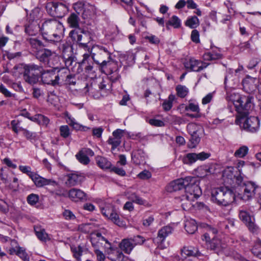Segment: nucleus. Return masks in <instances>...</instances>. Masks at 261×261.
Segmentation results:
<instances>
[{
    "instance_id": "f257e3e1",
    "label": "nucleus",
    "mask_w": 261,
    "mask_h": 261,
    "mask_svg": "<svg viewBox=\"0 0 261 261\" xmlns=\"http://www.w3.org/2000/svg\"><path fill=\"white\" fill-rule=\"evenodd\" d=\"M39 30L45 40L58 42L63 37L64 28L60 21L56 19H49L42 23Z\"/></svg>"
},
{
    "instance_id": "f03ea898",
    "label": "nucleus",
    "mask_w": 261,
    "mask_h": 261,
    "mask_svg": "<svg viewBox=\"0 0 261 261\" xmlns=\"http://www.w3.org/2000/svg\"><path fill=\"white\" fill-rule=\"evenodd\" d=\"M93 61L98 65L101 72L105 73L106 69L112 64L111 54L106 47L100 45H95L90 51Z\"/></svg>"
},
{
    "instance_id": "7ed1b4c3",
    "label": "nucleus",
    "mask_w": 261,
    "mask_h": 261,
    "mask_svg": "<svg viewBox=\"0 0 261 261\" xmlns=\"http://www.w3.org/2000/svg\"><path fill=\"white\" fill-rule=\"evenodd\" d=\"M211 200L218 205L227 206L235 200V195L227 187L214 188L211 190Z\"/></svg>"
},
{
    "instance_id": "20e7f679",
    "label": "nucleus",
    "mask_w": 261,
    "mask_h": 261,
    "mask_svg": "<svg viewBox=\"0 0 261 261\" xmlns=\"http://www.w3.org/2000/svg\"><path fill=\"white\" fill-rule=\"evenodd\" d=\"M253 97L252 96H238V99L234 101L233 105L237 112L236 123L240 124L242 120L247 117L250 111L253 108Z\"/></svg>"
},
{
    "instance_id": "39448f33",
    "label": "nucleus",
    "mask_w": 261,
    "mask_h": 261,
    "mask_svg": "<svg viewBox=\"0 0 261 261\" xmlns=\"http://www.w3.org/2000/svg\"><path fill=\"white\" fill-rule=\"evenodd\" d=\"M199 180L196 177L187 176L185 178H179L170 182L166 187L168 192H173L185 190L187 192V188L193 189L194 185H199Z\"/></svg>"
},
{
    "instance_id": "423d86ee",
    "label": "nucleus",
    "mask_w": 261,
    "mask_h": 261,
    "mask_svg": "<svg viewBox=\"0 0 261 261\" xmlns=\"http://www.w3.org/2000/svg\"><path fill=\"white\" fill-rule=\"evenodd\" d=\"M202 194L201 190L199 185H194L193 189L187 188L186 194L175 198L176 203H181L182 209L185 211L189 210L192 205V202L197 199Z\"/></svg>"
},
{
    "instance_id": "0eeeda50",
    "label": "nucleus",
    "mask_w": 261,
    "mask_h": 261,
    "mask_svg": "<svg viewBox=\"0 0 261 261\" xmlns=\"http://www.w3.org/2000/svg\"><path fill=\"white\" fill-rule=\"evenodd\" d=\"M85 89L86 92H89L94 98H99L105 96L111 90V84L108 79H101L98 84L93 82L90 85H87Z\"/></svg>"
},
{
    "instance_id": "6e6552de",
    "label": "nucleus",
    "mask_w": 261,
    "mask_h": 261,
    "mask_svg": "<svg viewBox=\"0 0 261 261\" xmlns=\"http://www.w3.org/2000/svg\"><path fill=\"white\" fill-rule=\"evenodd\" d=\"M69 36L73 41L78 43L80 47L89 50L88 44L91 41V34L88 31L81 29H74L70 31Z\"/></svg>"
},
{
    "instance_id": "1a4fd4ad",
    "label": "nucleus",
    "mask_w": 261,
    "mask_h": 261,
    "mask_svg": "<svg viewBox=\"0 0 261 261\" xmlns=\"http://www.w3.org/2000/svg\"><path fill=\"white\" fill-rule=\"evenodd\" d=\"M187 128L190 135L189 147L191 148H194L199 144L201 138L203 136L204 128L201 125L195 123H189Z\"/></svg>"
},
{
    "instance_id": "9d476101",
    "label": "nucleus",
    "mask_w": 261,
    "mask_h": 261,
    "mask_svg": "<svg viewBox=\"0 0 261 261\" xmlns=\"http://www.w3.org/2000/svg\"><path fill=\"white\" fill-rule=\"evenodd\" d=\"M91 242L95 249L99 250L100 248H104L108 254H110L112 250L111 243L99 232L92 234Z\"/></svg>"
},
{
    "instance_id": "9b49d317",
    "label": "nucleus",
    "mask_w": 261,
    "mask_h": 261,
    "mask_svg": "<svg viewBox=\"0 0 261 261\" xmlns=\"http://www.w3.org/2000/svg\"><path fill=\"white\" fill-rule=\"evenodd\" d=\"M46 8L51 15L63 17L68 11L67 6L62 2H53L48 3Z\"/></svg>"
},
{
    "instance_id": "f8f14e48",
    "label": "nucleus",
    "mask_w": 261,
    "mask_h": 261,
    "mask_svg": "<svg viewBox=\"0 0 261 261\" xmlns=\"http://www.w3.org/2000/svg\"><path fill=\"white\" fill-rule=\"evenodd\" d=\"M83 60L81 62L77 63L75 59V57L72 55L70 58H63L65 65L68 70H72L74 72L79 73L81 69L79 67L82 65L87 63L88 64V60L90 59V55L85 53L83 56Z\"/></svg>"
},
{
    "instance_id": "ddd939ff",
    "label": "nucleus",
    "mask_w": 261,
    "mask_h": 261,
    "mask_svg": "<svg viewBox=\"0 0 261 261\" xmlns=\"http://www.w3.org/2000/svg\"><path fill=\"white\" fill-rule=\"evenodd\" d=\"M243 189V194H240L241 198L245 201L249 200L257 194L260 188L256 185L254 182L248 181L246 184H243L242 187Z\"/></svg>"
},
{
    "instance_id": "4468645a",
    "label": "nucleus",
    "mask_w": 261,
    "mask_h": 261,
    "mask_svg": "<svg viewBox=\"0 0 261 261\" xmlns=\"http://www.w3.org/2000/svg\"><path fill=\"white\" fill-rule=\"evenodd\" d=\"M243 128L247 132L255 133L259 127V121L257 117H247L243 123Z\"/></svg>"
},
{
    "instance_id": "2eb2a0df",
    "label": "nucleus",
    "mask_w": 261,
    "mask_h": 261,
    "mask_svg": "<svg viewBox=\"0 0 261 261\" xmlns=\"http://www.w3.org/2000/svg\"><path fill=\"white\" fill-rule=\"evenodd\" d=\"M68 197L72 201L84 202L88 200V195L80 189L72 188L68 192Z\"/></svg>"
},
{
    "instance_id": "dca6fc26",
    "label": "nucleus",
    "mask_w": 261,
    "mask_h": 261,
    "mask_svg": "<svg viewBox=\"0 0 261 261\" xmlns=\"http://www.w3.org/2000/svg\"><path fill=\"white\" fill-rule=\"evenodd\" d=\"M209 64L198 60L190 59L185 63V67L189 71L198 72L207 67Z\"/></svg>"
},
{
    "instance_id": "f3484780",
    "label": "nucleus",
    "mask_w": 261,
    "mask_h": 261,
    "mask_svg": "<svg viewBox=\"0 0 261 261\" xmlns=\"http://www.w3.org/2000/svg\"><path fill=\"white\" fill-rule=\"evenodd\" d=\"M31 179L34 182L35 185L38 188L43 187L47 185H51L57 186L58 183L54 180L51 179H47L44 178L36 173L32 176Z\"/></svg>"
},
{
    "instance_id": "a211bd4d",
    "label": "nucleus",
    "mask_w": 261,
    "mask_h": 261,
    "mask_svg": "<svg viewBox=\"0 0 261 261\" xmlns=\"http://www.w3.org/2000/svg\"><path fill=\"white\" fill-rule=\"evenodd\" d=\"M52 55L53 54L50 50L44 48L40 51H38V53L35 54L37 59L41 62L44 63V65L49 67H51V66L53 65V64L50 62Z\"/></svg>"
},
{
    "instance_id": "6ab92c4d",
    "label": "nucleus",
    "mask_w": 261,
    "mask_h": 261,
    "mask_svg": "<svg viewBox=\"0 0 261 261\" xmlns=\"http://www.w3.org/2000/svg\"><path fill=\"white\" fill-rule=\"evenodd\" d=\"M66 184L69 187H74L81 184L85 180V177L82 174L72 173L67 174Z\"/></svg>"
},
{
    "instance_id": "aec40b11",
    "label": "nucleus",
    "mask_w": 261,
    "mask_h": 261,
    "mask_svg": "<svg viewBox=\"0 0 261 261\" xmlns=\"http://www.w3.org/2000/svg\"><path fill=\"white\" fill-rule=\"evenodd\" d=\"M55 76L56 73L54 69L45 70L43 69L41 78L44 84L56 86V85L54 84Z\"/></svg>"
},
{
    "instance_id": "412c9836",
    "label": "nucleus",
    "mask_w": 261,
    "mask_h": 261,
    "mask_svg": "<svg viewBox=\"0 0 261 261\" xmlns=\"http://www.w3.org/2000/svg\"><path fill=\"white\" fill-rule=\"evenodd\" d=\"M223 58V55L221 50L217 47H214L212 50L205 53L203 55V58L204 61H215L221 59Z\"/></svg>"
},
{
    "instance_id": "4be33fe9",
    "label": "nucleus",
    "mask_w": 261,
    "mask_h": 261,
    "mask_svg": "<svg viewBox=\"0 0 261 261\" xmlns=\"http://www.w3.org/2000/svg\"><path fill=\"white\" fill-rule=\"evenodd\" d=\"M63 58L71 57L73 55L72 46L67 42H62L59 46Z\"/></svg>"
},
{
    "instance_id": "5701e85b",
    "label": "nucleus",
    "mask_w": 261,
    "mask_h": 261,
    "mask_svg": "<svg viewBox=\"0 0 261 261\" xmlns=\"http://www.w3.org/2000/svg\"><path fill=\"white\" fill-rule=\"evenodd\" d=\"M68 74L69 70L67 68H63L59 70L58 74L56 75L54 84H56V86L62 85Z\"/></svg>"
},
{
    "instance_id": "b1692460",
    "label": "nucleus",
    "mask_w": 261,
    "mask_h": 261,
    "mask_svg": "<svg viewBox=\"0 0 261 261\" xmlns=\"http://www.w3.org/2000/svg\"><path fill=\"white\" fill-rule=\"evenodd\" d=\"M24 70L30 72L32 74L34 75H37L38 77L39 78L42 72L43 71V68L41 66L35 65L34 64H31L26 65L24 67Z\"/></svg>"
},
{
    "instance_id": "393cba45",
    "label": "nucleus",
    "mask_w": 261,
    "mask_h": 261,
    "mask_svg": "<svg viewBox=\"0 0 261 261\" xmlns=\"http://www.w3.org/2000/svg\"><path fill=\"white\" fill-rule=\"evenodd\" d=\"M29 42L32 50L36 54L38 51H40L43 49L44 45L42 42L36 38H30L27 39Z\"/></svg>"
},
{
    "instance_id": "a878e982",
    "label": "nucleus",
    "mask_w": 261,
    "mask_h": 261,
    "mask_svg": "<svg viewBox=\"0 0 261 261\" xmlns=\"http://www.w3.org/2000/svg\"><path fill=\"white\" fill-rule=\"evenodd\" d=\"M206 247L208 249L213 250L216 252L220 251L222 248L221 240L215 236L212 237V240Z\"/></svg>"
},
{
    "instance_id": "bb28decb",
    "label": "nucleus",
    "mask_w": 261,
    "mask_h": 261,
    "mask_svg": "<svg viewBox=\"0 0 261 261\" xmlns=\"http://www.w3.org/2000/svg\"><path fill=\"white\" fill-rule=\"evenodd\" d=\"M173 228L170 226H166L160 229L158 233L157 239L160 242H163L166 237L172 233Z\"/></svg>"
},
{
    "instance_id": "cd10ccee",
    "label": "nucleus",
    "mask_w": 261,
    "mask_h": 261,
    "mask_svg": "<svg viewBox=\"0 0 261 261\" xmlns=\"http://www.w3.org/2000/svg\"><path fill=\"white\" fill-rule=\"evenodd\" d=\"M134 247V244L130 238L122 240L120 244V247L121 250L127 254H129Z\"/></svg>"
},
{
    "instance_id": "c85d7f7f",
    "label": "nucleus",
    "mask_w": 261,
    "mask_h": 261,
    "mask_svg": "<svg viewBox=\"0 0 261 261\" xmlns=\"http://www.w3.org/2000/svg\"><path fill=\"white\" fill-rule=\"evenodd\" d=\"M239 217L240 220L246 225L249 221L254 218L253 216L250 215L247 210L245 207H241L239 210Z\"/></svg>"
},
{
    "instance_id": "c756f323",
    "label": "nucleus",
    "mask_w": 261,
    "mask_h": 261,
    "mask_svg": "<svg viewBox=\"0 0 261 261\" xmlns=\"http://www.w3.org/2000/svg\"><path fill=\"white\" fill-rule=\"evenodd\" d=\"M185 228L188 233L193 234L196 232L198 228L197 223L194 219H188L185 221Z\"/></svg>"
},
{
    "instance_id": "7c9ffc66",
    "label": "nucleus",
    "mask_w": 261,
    "mask_h": 261,
    "mask_svg": "<svg viewBox=\"0 0 261 261\" xmlns=\"http://www.w3.org/2000/svg\"><path fill=\"white\" fill-rule=\"evenodd\" d=\"M95 160L97 165L102 169H110L112 166L111 163L105 157L97 156Z\"/></svg>"
},
{
    "instance_id": "2f4dec72",
    "label": "nucleus",
    "mask_w": 261,
    "mask_h": 261,
    "mask_svg": "<svg viewBox=\"0 0 261 261\" xmlns=\"http://www.w3.org/2000/svg\"><path fill=\"white\" fill-rule=\"evenodd\" d=\"M181 253L183 257H186L187 256L198 255L199 252V250L196 248L184 247L181 250Z\"/></svg>"
},
{
    "instance_id": "473e14b6",
    "label": "nucleus",
    "mask_w": 261,
    "mask_h": 261,
    "mask_svg": "<svg viewBox=\"0 0 261 261\" xmlns=\"http://www.w3.org/2000/svg\"><path fill=\"white\" fill-rule=\"evenodd\" d=\"M112 251L110 252L108 258L112 261H122L124 255L121 251L117 249H114L112 247Z\"/></svg>"
},
{
    "instance_id": "72a5a7b5",
    "label": "nucleus",
    "mask_w": 261,
    "mask_h": 261,
    "mask_svg": "<svg viewBox=\"0 0 261 261\" xmlns=\"http://www.w3.org/2000/svg\"><path fill=\"white\" fill-rule=\"evenodd\" d=\"M80 18L77 14L74 13H71L67 19V22L71 28H75V29L79 28Z\"/></svg>"
},
{
    "instance_id": "f704fd0d",
    "label": "nucleus",
    "mask_w": 261,
    "mask_h": 261,
    "mask_svg": "<svg viewBox=\"0 0 261 261\" xmlns=\"http://www.w3.org/2000/svg\"><path fill=\"white\" fill-rule=\"evenodd\" d=\"M180 25L181 21L180 19L175 15L172 16L166 23V27L168 30L170 29V26L177 29L180 28Z\"/></svg>"
},
{
    "instance_id": "c9c22d12",
    "label": "nucleus",
    "mask_w": 261,
    "mask_h": 261,
    "mask_svg": "<svg viewBox=\"0 0 261 261\" xmlns=\"http://www.w3.org/2000/svg\"><path fill=\"white\" fill-rule=\"evenodd\" d=\"M23 78L26 82L31 85L36 84L39 79L37 75H34L30 73V72H28L25 70H24Z\"/></svg>"
},
{
    "instance_id": "e433bc0d",
    "label": "nucleus",
    "mask_w": 261,
    "mask_h": 261,
    "mask_svg": "<svg viewBox=\"0 0 261 261\" xmlns=\"http://www.w3.org/2000/svg\"><path fill=\"white\" fill-rule=\"evenodd\" d=\"M249 231L253 234H258L260 231L259 226L256 223L255 218H253L246 224Z\"/></svg>"
},
{
    "instance_id": "4c0bfd02",
    "label": "nucleus",
    "mask_w": 261,
    "mask_h": 261,
    "mask_svg": "<svg viewBox=\"0 0 261 261\" xmlns=\"http://www.w3.org/2000/svg\"><path fill=\"white\" fill-rule=\"evenodd\" d=\"M20 129L23 132V136L28 140L33 142L39 139V136L36 133L29 131L23 128H20Z\"/></svg>"
},
{
    "instance_id": "58836bf2",
    "label": "nucleus",
    "mask_w": 261,
    "mask_h": 261,
    "mask_svg": "<svg viewBox=\"0 0 261 261\" xmlns=\"http://www.w3.org/2000/svg\"><path fill=\"white\" fill-rule=\"evenodd\" d=\"M31 120L43 125H47L49 123V119L42 114L35 115L31 118Z\"/></svg>"
},
{
    "instance_id": "ea45409f",
    "label": "nucleus",
    "mask_w": 261,
    "mask_h": 261,
    "mask_svg": "<svg viewBox=\"0 0 261 261\" xmlns=\"http://www.w3.org/2000/svg\"><path fill=\"white\" fill-rule=\"evenodd\" d=\"M65 115L66 118V121L68 124L72 126L73 129L76 130H80L82 124L76 122L75 119L72 117L68 113L66 112Z\"/></svg>"
},
{
    "instance_id": "a19ab883",
    "label": "nucleus",
    "mask_w": 261,
    "mask_h": 261,
    "mask_svg": "<svg viewBox=\"0 0 261 261\" xmlns=\"http://www.w3.org/2000/svg\"><path fill=\"white\" fill-rule=\"evenodd\" d=\"M35 231L36 235L39 240L44 242L50 240V238L44 229H38V230L35 229Z\"/></svg>"
},
{
    "instance_id": "79ce46f5",
    "label": "nucleus",
    "mask_w": 261,
    "mask_h": 261,
    "mask_svg": "<svg viewBox=\"0 0 261 261\" xmlns=\"http://www.w3.org/2000/svg\"><path fill=\"white\" fill-rule=\"evenodd\" d=\"M217 229L215 228L210 227L208 232L204 233L201 236V240L205 242L206 245L207 246L209 242L212 240L211 234L215 235L217 233Z\"/></svg>"
},
{
    "instance_id": "37998d69",
    "label": "nucleus",
    "mask_w": 261,
    "mask_h": 261,
    "mask_svg": "<svg viewBox=\"0 0 261 261\" xmlns=\"http://www.w3.org/2000/svg\"><path fill=\"white\" fill-rule=\"evenodd\" d=\"M196 172L197 176L201 178L204 177L211 174L210 169L205 166L198 167Z\"/></svg>"
},
{
    "instance_id": "c03bdc74",
    "label": "nucleus",
    "mask_w": 261,
    "mask_h": 261,
    "mask_svg": "<svg viewBox=\"0 0 261 261\" xmlns=\"http://www.w3.org/2000/svg\"><path fill=\"white\" fill-rule=\"evenodd\" d=\"M98 68V67L94 66L93 63H92L91 64H88L86 66L85 70L88 76H90L91 78H94L96 76V71Z\"/></svg>"
},
{
    "instance_id": "a18cd8bd",
    "label": "nucleus",
    "mask_w": 261,
    "mask_h": 261,
    "mask_svg": "<svg viewBox=\"0 0 261 261\" xmlns=\"http://www.w3.org/2000/svg\"><path fill=\"white\" fill-rule=\"evenodd\" d=\"M199 24V19L195 16L188 18L185 22V25L191 29L196 28Z\"/></svg>"
},
{
    "instance_id": "49530a36",
    "label": "nucleus",
    "mask_w": 261,
    "mask_h": 261,
    "mask_svg": "<svg viewBox=\"0 0 261 261\" xmlns=\"http://www.w3.org/2000/svg\"><path fill=\"white\" fill-rule=\"evenodd\" d=\"M251 252L254 256L261 259V241L260 240H257L255 242L251 249Z\"/></svg>"
},
{
    "instance_id": "de8ad7c7",
    "label": "nucleus",
    "mask_w": 261,
    "mask_h": 261,
    "mask_svg": "<svg viewBox=\"0 0 261 261\" xmlns=\"http://www.w3.org/2000/svg\"><path fill=\"white\" fill-rule=\"evenodd\" d=\"M127 198L137 204L143 205L145 203V201L138 196L135 193H128Z\"/></svg>"
},
{
    "instance_id": "09e8293b",
    "label": "nucleus",
    "mask_w": 261,
    "mask_h": 261,
    "mask_svg": "<svg viewBox=\"0 0 261 261\" xmlns=\"http://www.w3.org/2000/svg\"><path fill=\"white\" fill-rule=\"evenodd\" d=\"M177 95L180 98L185 97L189 93V89L185 86L179 85L176 87Z\"/></svg>"
},
{
    "instance_id": "8fccbe9b",
    "label": "nucleus",
    "mask_w": 261,
    "mask_h": 261,
    "mask_svg": "<svg viewBox=\"0 0 261 261\" xmlns=\"http://www.w3.org/2000/svg\"><path fill=\"white\" fill-rule=\"evenodd\" d=\"M71 251L73 253V256L76 259L77 261H81V256L82 255L83 249L82 246H71Z\"/></svg>"
},
{
    "instance_id": "3c124183",
    "label": "nucleus",
    "mask_w": 261,
    "mask_h": 261,
    "mask_svg": "<svg viewBox=\"0 0 261 261\" xmlns=\"http://www.w3.org/2000/svg\"><path fill=\"white\" fill-rule=\"evenodd\" d=\"M249 148L247 146L243 145L236 150L234 153V156L242 158L245 156L248 153Z\"/></svg>"
},
{
    "instance_id": "603ef678",
    "label": "nucleus",
    "mask_w": 261,
    "mask_h": 261,
    "mask_svg": "<svg viewBox=\"0 0 261 261\" xmlns=\"http://www.w3.org/2000/svg\"><path fill=\"white\" fill-rule=\"evenodd\" d=\"M37 25L30 23L25 25V32L30 36L35 35L37 32Z\"/></svg>"
},
{
    "instance_id": "864d4df0",
    "label": "nucleus",
    "mask_w": 261,
    "mask_h": 261,
    "mask_svg": "<svg viewBox=\"0 0 261 261\" xmlns=\"http://www.w3.org/2000/svg\"><path fill=\"white\" fill-rule=\"evenodd\" d=\"M174 99V96L171 94L169 96L168 99L164 101V102L163 103L162 106L163 109L165 111H168L172 108Z\"/></svg>"
},
{
    "instance_id": "5fc2aeb1",
    "label": "nucleus",
    "mask_w": 261,
    "mask_h": 261,
    "mask_svg": "<svg viewBox=\"0 0 261 261\" xmlns=\"http://www.w3.org/2000/svg\"><path fill=\"white\" fill-rule=\"evenodd\" d=\"M197 161L196 153H189L184 159V162L186 164H193Z\"/></svg>"
},
{
    "instance_id": "6e6d98bb",
    "label": "nucleus",
    "mask_w": 261,
    "mask_h": 261,
    "mask_svg": "<svg viewBox=\"0 0 261 261\" xmlns=\"http://www.w3.org/2000/svg\"><path fill=\"white\" fill-rule=\"evenodd\" d=\"M107 142L109 144L112 145V150H114L120 145L121 140L113 137H110Z\"/></svg>"
},
{
    "instance_id": "4d7b16f0",
    "label": "nucleus",
    "mask_w": 261,
    "mask_h": 261,
    "mask_svg": "<svg viewBox=\"0 0 261 261\" xmlns=\"http://www.w3.org/2000/svg\"><path fill=\"white\" fill-rule=\"evenodd\" d=\"M109 219L119 226L123 225V222L120 220L118 214L113 210L112 211Z\"/></svg>"
},
{
    "instance_id": "13d9d810",
    "label": "nucleus",
    "mask_w": 261,
    "mask_h": 261,
    "mask_svg": "<svg viewBox=\"0 0 261 261\" xmlns=\"http://www.w3.org/2000/svg\"><path fill=\"white\" fill-rule=\"evenodd\" d=\"M59 130L61 136L64 138H67L71 135L70 129L68 125L61 126Z\"/></svg>"
},
{
    "instance_id": "bf43d9fd",
    "label": "nucleus",
    "mask_w": 261,
    "mask_h": 261,
    "mask_svg": "<svg viewBox=\"0 0 261 261\" xmlns=\"http://www.w3.org/2000/svg\"><path fill=\"white\" fill-rule=\"evenodd\" d=\"M76 158L77 160L84 165H87L90 162V159L88 156H85L83 154H81L80 151L76 154Z\"/></svg>"
},
{
    "instance_id": "052dcab7",
    "label": "nucleus",
    "mask_w": 261,
    "mask_h": 261,
    "mask_svg": "<svg viewBox=\"0 0 261 261\" xmlns=\"http://www.w3.org/2000/svg\"><path fill=\"white\" fill-rule=\"evenodd\" d=\"M17 255L24 261H29V257L25 250L23 249L22 248L20 247L17 248Z\"/></svg>"
},
{
    "instance_id": "680f3d73",
    "label": "nucleus",
    "mask_w": 261,
    "mask_h": 261,
    "mask_svg": "<svg viewBox=\"0 0 261 261\" xmlns=\"http://www.w3.org/2000/svg\"><path fill=\"white\" fill-rule=\"evenodd\" d=\"M11 125L12 130L16 134H17L19 131H21L20 128L22 127L19 126L20 121L18 120H12L11 122Z\"/></svg>"
},
{
    "instance_id": "e2e57ef3",
    "label": "nucleus",
    "mask_w": 261,
    "mask_h": 261,
    "mask_svg": "<svg viewBox=\"0 0 261 261\" xmlns=\"http://www.w3.org/2000/svg\"><path fill=\"white\" fill-rule=\"evenodd\" d=\"M39 201V196L35 194H30L27 197V201L31 205L36 204Z\"/></svg>"
},
{
    "instance_id": "0e129e2a",
    "label": "nucleus",
    "mask_w": 261,
    "mask_h": 261,
    "mask_svg": "<svg viewBox=\"0 0 261 261\" xmlns=\"http://www.w3.org/2000/svg\"><path fill=\"white\" fill-rule=\"evenodd\" d=\"M186 111L190 110L192 112L200 113V109L197 103L190 102L188 106L185 107Z\"/></svg>"
},
{
    "instance_id": "69168bd1",
    "label": "nucleus",
    "mask_w": 261,
    "mask_h": 261,
    "mask_svg": "<svg viewBox=\"0 0 261 261\" xmlns=\"http://www.w3.org/2000/svg\"><path fill=\"white\" fill-rule=\"evenodd\" d=\"M130 239L134 244V246L138 245H142L145 241L144 237L140 235L134 236L133 238H130Z\"/></svg>"
},
{
    "instance_id": "338daca9",
    "label": "nucleus",
    "mask_w": 261,
    "mask_h": 261,
    "mask_svg": "<svg viewBox=\"0 0 261 261\" xmlns=\"http://www.w3.org/2000/svg\"><path fill=\"white\" fill-rule=\"evenodd\" d=\"M19 169L22 173L27 174L31 178H32V176L35 174V172L31 171V168L29 166L21 165L19 166Z\"/></svg>"
},
{
    "instance_id": "774afa93",
    "label": "nucleus",
    "mask_w": 261,
    "mask_h": 261,
    "mask_svg": "<svg viewBox=\"0 0 261 261\" xmlns=\"http://www.w3.org/2000/svg\"><path fill=\"white\" fill-rule=\"evenodd\" d=\"M228 255L234 259L244 260V258L240 253L237 252L236 251L231 249L228 253Z\"/></svg>"
}]
</instances>
